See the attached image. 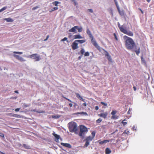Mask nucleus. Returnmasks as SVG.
Masks as SVG:
<instances>
[{"instance_id":"nucleus-1","label":"nucleus","mask_w":154,"mask_h":154,"mask_svg":"<svg viewBox=\"0 0 154 154\" xmlns=\"http://www.w3.org/2000/svg\"><path fill=\"white\" fill-rule=\"evenodd\" d=\"M123 38L125 40V46L127 49L132 50L136 46L135 43L132 38L126 35H125Z\"/></svg>"},{"instance_id":"nucleus-2","label":"nucleus","mask_w":154,"mask_h":154,"mask_svg":"<svg viewBox=\"0 0 154 154\" xmlns=\"http://www.w3.org/2000/svg\"><path fill=\"white\" fill-rule=\"evenodd\" d=\"M88 131L87 128L85 126L83 125H80V131L79 133V135L80 137L83 139L85 137V134Z\"/></svg>"},{"instance_id":"nucleus-3","label":"nucleus","mask_w":154,"mask_h":154,"mask_svg":"<svg viewBox=\"0 0 154 154\" xmlns=\"http://www.w3.org/2000/svg\"><path fill=\"white\" fill-rule=\"evenodd\" d=\"M86 32L89 35V37L91 39V42L94 45L96 48L98 50L100 49V47L98 46L95 40L94 39L93 36L91 33L90 31L88 29L87 30Z\"/></svg>"},{"instance_id":"nucleus-4","label":"nucleus","mask_w":154,"mask_h":154,"mask_svg":"<svg viewBox=\"0 0 154 154\" xmlns=\"http://www.w3.org/2000/svg\"><path fill=\"white\" fill-rule=\"evenodd\" d=\"M69 130L70 132H75L77 130V125L76 123H71L69 124Z\"/></svg>"},{"instance_id":"nucleus-5","label":"nucleus","mask_w":154,"mask_h":154,"mask_svg":"<svg viewBox=\"0 0 154 154\" xmlns=\"http://www.w3.org/2000/svg\"><path fill=\"white\" fill-rule=\"evenodd\" d=\"M93 139L91 137V136H89L86 137L85 140L86 141L85 144V146L87 147L89 144V142L91 141Z\"/></svg>"},{"instance_id":"nucleus-6","label":"nucleus","mask_w":154,"mask_h":154,"mask_svg":"<svg viewBox=\"0 0 154 154\" xmlns=\"http://www.w3.org/2000/svg\"><path fill=\"white\" fill-rule=\"evenodd\" d=\"M29 57L31 58H32L33 59H35V61H38L40 60V57L37 54H33L30 55Z\"/></svg>"},{"instance_id":"nucleus-7","label":"nucleus","mask_w":154,"mask_h":154,"mask_svg":"<svg viewBox=\"0 0 154 154\" xmlns=\"http://www.w3.org/2000/svg\"><path fill=\"white\" fill-rule=\"evenodd\" d=\"M123 30H122L123 31L122 32L123 33L127 34L129 36H133V33L131 31H128L126 29H125Z\"/></svg>"},{"instance_id":"nucleus-8","label":"nucleus","mask_w":154,"mask_h":154,"mask_svg":"<svg viewBox=\"0 0 154 154\" xmlns=\"http://www.w3.org/2000/svg\"><path fill=\"white\" fill-rule=\"evenodd\" d=\"M72 48L73 50H75L78 48V43L76 40H75L72 45Z\"/></svg>"},{"instance_id":"nucleus-9","label":"nucleus","mask_w":154,"mask_h":154,"mask_svg":"<svg viewBox=\"0 0 154 154\" xmlns=\"http://www.w3.org/2000/svg\"><path fill=\"white\" fill-rule=\"evenodd\" d=\"M13 56L14 57H15L16 59L19 60L21 62L24 61L26 60H24L23 58L20 57L19 55H17L16 54H14L13 55Z\"/></svg>"},{"instance_id":"nucleus-10","label":"nucleus","mask_w":154,"mask_h":154,"mask_svg":"<svg viewBox=\"0 0 154 154\" xmlns=\"http://www.w3.org/2000/svg\"><path fill=\"white\" fill-rule=\"evenodd\" d=\"M108 112H107L98 114L99 116L101 117H103L105 119L106 118Z\"/></svg>"},{"instance_id":"nucleus-11","label":"nucleus","mask_w":154,"mask_h":154,"mask_svg":"<svg viewBox=\"0 0 154 154\" xmlns=\"http://www.w3.org/2000/svg\"><path fill=\"white\" fill-rule=\"evenodd\" d=\"M105 51V56L107 57V58L108 59V60L109 61H112V59L111 58V57L109 55V53L106 51L105 50H104Z\"/></svg>"},{"instance_id":"nucleus-12","label":"nucleus","mask_w":154,"mask_h":154,"mask_svg":"<svg viewBox=\"0 0 154 154\" xmlns=\"http://www.w3.org/2000/svg\"><path fill=\"white\" fill-rule=\"evenodd\" d=\"M116 6H117V8L118 9L119 13V14H120V15H121L122 16L124 15V11L123 10H122V11L120 10L119 8V7L118 6H117V2H116Z\"/></svg>"},{"instance_id":"nucleus-13","label":"nucleus","mask_w":154,"mask_h":154,"mask_svg":"<svg viewBox=\"0 0 154 154\" xmlns=\"http://www.w3.org/2000/svg\"><path fill=\"white\" fill-rule=\"evenodd\" d=\"M52 134L55 138V140L56 142H57L58 141L59 139L60 138V136L59 135H58L56 134L55 133H53Z\"/></svg>"},{"instance_id":"nucleus-14","label":"nucleus","mask_w":154,"mask_h":154,"mask_svg":"<svg viewBox=\"0 0 154 154\" xmlns=\"http://www.w3.org/2000/svg\"><path fill=\"white\" fill-rule=\"evenodd\" d=\"M78 26H75L69 30V32H76V29H78Z\"/></svg>"},{"instance_id":"nucleus-15","label":"nucleus","mask_w":154,"mask_h":154,"mask_svg":"<svg viewBox=\"0 0 154 154\" xmlns=\"http://www.w3.org/2000/svg\"><path fill=\"white\" fill-rule=\"evenodd\" d=\"M61 144L64 146H65L66 147L69 148H71V146L68 143H61Z\"/></svg>"},{"instance_id":"nucleus-16","label":"nucleus","mask_w":154,"mask_h":154,"mask_svg":"<svg viewBox=\"0 0 154 154\" xmlns=\"http://www.w3.org/2000/svg\"><path fill=\"white\" fill-rule=\"evenodd\" d=\"M75 95L76 96V97L77 98H78L79 99L82 100V101H84V99L82 98V97L81 96V95L78 93H76Z\"/></svg>"},{"instance_id":"nucleus-17","label":"nucleus","mask_w":154,"mask_h":154,"mask_svg":"<svg viewBox=\"0 0 154 154\" xmlns=\"http://www.w3.org/2000/svg\"><path fill=\"white\" fill-rule=\"evenodd\" d=\"M118 26L120 31L122 32L123 31L122 30H124L125 29L122 26H121L120 25L119 23H118Z\"/></svg>"},{"instance_id":"nucleus-18","label":"nucleus","mask_w":154,"mask_h":154,"mask_svg":"<svg viewBox=\"0 0 154 154\" xmlns=\"http://www.w3.org/2000/svg\"><path fill=\"white\" fill-rule=\"evenodd\" d=\"M77 42L80 44H82L85 42V40H75Z\"/></svg>"},{"instance_id":"nucleus-19","label":"nucleus","mask_w":154,"mask_h":154,"mask_svg":"<svg viewBox=\"0 0 154 154\" xmlns=\"http://www.w3.org/2000/svg\"><path fill=\"white\" fill-rule=\"evenodd\" d=\"M4 20H6L7 22H13V20L10 18H5L4 19Z\"/></svg>"},{"instance_id":"nucleus-20","label":"nucleus","mask_w":154,"mask_h":154,"mask_svg":"<svg viewBox=\"0 0 154 154\" xmlns=\"http://www.w3.org/2000/svg\"><path fill=\"white\" fill-rule=\"evenodd\" d=\"M74 39L81 38L82 37L79 34L75 35L74 36Z\"/></svg>"},{"instance_id":"nucleus-21","label":"nucleus","mask_w":154,"mask_h":154,"mask_svg":"<svg viewBox=\"0 0 154 154\" xmlns=\"http://www.w3.org/2000/svg\"><path fill=\"white\" fill-rule=\"evenodd\" d=\"M60 2H59L58 1H55L52 2V4L55 6H58V4H60Z\"/></svg>"},{"instance_id":"nucleus-22","label":"nucleus","mask_w":154,"mask_h":154,"mask_svg":"<svg viewBox=\"0 0 154 154\" xmlns=\"http://www.w3.org/2000/svg\"><path fill=\"white\" fill-rule=\"evenodd\" d=\"M111 152V150H110L109 148H106L105 150L106 154H109Z\"/></svg>"},{"instance_id":"nucleus-23","label":"nucleus","mask_w":154,"mask_h":154,"mask_svg":"<svg viewBox=\"0 0 154 154\" xmlns=\"http://www.w3.org/2000/svg\"><path fill=\"white\" fill-rule=\"evenodd\" d=\"M109 142V140H105L100 142L99 143L100 144H103L104 143H106Z\"/></svg>"},{"instance_id":"nucleus-24","label":"nucleus","mask_w":154,"mask_h":154,"mask_svg":"<svg viewBox=\"0 0 154 154\" xmlns=\"http://www.w3.org/2000/svg\"><path fill=\"white\" fill-rule=\"evenodd\" d=\"M60 117V116L58 115H53L52 116V117L53 118L55 119H57L59 118Z\"/></svg>"},{"instance_id":"nucleus-25","label":"nucleus","mask_w":154,"mask_h":154,"mask_svg":"<svg viewBox=\"0 0 154 154\" xmlns=\"http://www.w3.org/2000/svg\"><path fill=\"white\" fill-rule=\"evenodd\" d=\"M11 116L17 118H20L21 117V116L18 114H13Z\"/></svg>"},{"instance_id":"nucleus-26","label":"nucleus","mask_w":154,"mask_h":154,"mask_svg":"<svg viewBox=\"0 0 154 154\" xmlns=\"http://www.w3.org/2000/svg\"><path fill=\"white\" fill-rule=\"evenodd\" d=\"M140 49L139 48L137 50H135L134 51L135 52L136 54L137 55H138L140 53Z\"/></svg>"},{"instance_id":"nucleus-27","label":"nucleus","mask_w":154,"mask_h":154,"mask_svg":"<svg viewBox=\"0 0 154 154\" xmlns=\"http://www.w3.org/2000/svg\"><path fill=\"white\" fill-rule=\"evenodd\" d=\"M119 117L118 116H116L115 115H113L111 117V119H118Z\"/></svg>"},{"instance_id":"nucleus-28","label":"nucleus","mask_w":154,"mask_h":154,"mask_svg":"<svg viewBox=\"0 0 154 154\" xmlns=\"http://www.w3.org/2000/svg\"><path fill=\"white\" fill-rule=\"evenodd\" d=\"M31 112H37L38 113H44V112L42 111V112H39L38 111H37V110L35 109H32L31 110Z\"/></svg>"},{"instance_id":"nucleus-29","label":"nucleus","mask_w":154,"mask_h":154,"mask_svg":"<svg viewBox=\"0 0 154 154\" xmlns=\"http://www.w3.org/2000/svg\"><path fill=\"white\" fill-rule=\"evenodd\" d=\"M85 52V50L83 48H82L80 51V54L83 55L84 54Z\"/></svg>"},{"instance_id":"nucleus-30","label":"nucleus","mask_w":154,"mask_h":154,"mask_svg":"<svg viewBox=\"0 0 154 154\" xmlns=\"http://www.w3.org/2000/svg\"><path fill=\"white\" fill-rule=\"evenodd\" d=\"M75 114H80L81 115H84L87 114L86 112H78L76 113Z\"/></svg>"},{"instance_id":"nucleus-31","label":"nucleus","mask_w":154,"mask_h":154,"mask_svg":"<svg viewBox=\"0 0 154 154\" xmlns=\"http://www.w3.org/2000/svg\"><path fill=\"white\" fill-rule=\"evenodd\" d=\"M23 146L26 149H29V146L27 145L26 144H23Z\"/></svg>"},{"instance_id":"nucleus-32","label":"nucleus","mask_w":154,"mask_h":154,"mask_svg":"<svg viewBox=\"0 0 154 154\" xmlns=\"http://www.w3.org/2000/svg\"><path fill=\"white\" fill-rule=\"evenodd\" d=\"M91 134L92 136H91V137L94 139L95 135V132L94 131H93L92 132Z\"/></svg>"},{"instance_id":"nucleus-33","label":"nucleus","mask_w":154,"mask_h":154,"mask_svg":"<svg viewBox=\"0 0 154 154\" xmlns=\"http://www.w3.org/2000/svg\"><path fill=\"white\" fill-rule=\"evenodd\" d=\"M89 53L88 51L85 52L84 54V56L86 57L89 56Z\"/></svg>"},{"instance_id":"nucleus-34","label":"nucleus","mask_w":154,"mask_h":154,"mask_svg":"<svg viewBox=\"0 0 154 154\" xmlns=\"http://www.w3.org/2000/svg\"><path fill=\"white\" fill-rule=\"evenodd\" d=\"M125 119L123 120L122 122V123L124 126L126 125L127 124V122H124L125 121Z\"/></svg>"},{"instance_id":"nucleus-35","label":"nucleus","mask_w":154,"mask_h":154,"mask_svg":"<svg viewBox=\"0 0 154 154\" xmlns=\"http://www.w3.org/2000/svg\"><path fill=\"white\" fill-rule=\"evenodd\" d=\"M117 112L116 110L112 111V112H111V114L112 115V116L115 115Z\"/></svg>"},{"instance_id":"nucleus-36","label":"nucleus","mask_w":154,"mask_h":154,"mask_svg":"<svg viewBox=\"0 0 154 154\" xmlns=\"http://www.w3.org/2000/svg\"><path fill=\"white\" fill-rule=\"evenodd\" d=\"M14 54H23V52H16V51H14Z\"/></svg>"},{"instance_id":"nucleus-37","label":"nucleus","mask_w":154,"mask_h":154,"mask_svg":"<svg viewBox=\"0 0 154 154\" xmlns=\"http://www.w3.org/2000/svg\"><path fill=\"white\" fill-rule=\"evenodd\" d=\"M102 121V119L100 118H99L96 120V122L97 123H100Z\"/></svg>"},{"instance_id":"nucleus-38","label":"nucleus","mask_w":154,"mask_h":154,"mask_svg":"<svg viewBox=\"0 0 154 154\" xmlns=\"http://www.w3.org/2000/svg\"><path fill=\"white\" fill-rule=\"evenodd\" d=\"M7 8L6 7H4L0 9V12L3 11Z\"/></svg>"},{"instance_id":"nucleus-39","label":"nucleus","mask_w":154,"mask_h":154,"mask_svg":"<svg viewBox=\"0 0 154 154\" xmlns=\"http://www.w3.org/2000/svg\"><path fill=\"white\" fill-rule=\"evenodd\" d=\"M123 133L128 135L130 133V132L126 130L124 131Z\"/></svg>"},{"instance_id":"nucleus-40","label":"nucleus","mask_w":154,"mask_h":154,"mask_svg":"<svg viewBox=\"0 0 154 154\" xmlns=\"http://www.w3.org/2000/svg\"><path fill=\"white\" fill-rule=\"evenodd\" d=\"M58 9V8L57 7H54L51 11H50V12L53 11H54L57 10Z\"/></svg>"},{"instance_id":"nucleus-41","label":"nucleus","mask_w":154,"mask_h":154,"mask_svg":"<svg viewBox=\"0 0 154 154\" xmlns=\"http://www.w3.org/2000/svg\"><path fill=\"white\" fill-rule=\"evenodd\" d=\"M77 29L78 30V32H82V28H78V29Z\"/></svg>"},{"instance_id":"nucleus-42","label":"nucleus","mask_w":154,"mask_h":154,"mask_svg":"<svg viewBox=\"0 0 154 154\" xmlns=\"http://www.w3.org/2000/svg\"><path fill=\"white\" fill-rule=\"evenodd\" d=\"M39 8V6H36L35 7H34L32 9V10H36V9H37V8Z\"/></svg>"},{"instance_id":"nucleus-43","label":"nucleus","mask_w":154,"mask_h":154,"mask_svg":"<svg viewBox=\"0 0 154 154\" xmlns=\"http://www.w3.org/2000/svg\"><path fill=\"white\" fill-rule=\"evenodd\" d=\"M62 97L63 98H64L65 99H66V100H68V101H69L70 102H72V101L70 99H68V98H67L64 97L63 96H62Z\"/></svg>"},{"instance_id":"nucleus-44","label":"nucleus","mask_w":154,"mask_h":154,"mask_svg":"<svg viewBox=\"0 0 154 154\" xmlns=\"http://www.w3.org/2000/svg\"><path fill=\"white\" fill-rule=\"evenodd\" d=\"M67 38L65 37L63 39H61V41H64L67 40Z\"/></svg>"},{"instance_id":"nucleus-45","label":"nucleus","mask_w":154,"mask_h":154,"mask_svg":"<svg viewBox=\"0 0 154 154\" xmlns=\"http://www.w3.org/2000/svg\"><path fill=\"white\" fill-rule=\"evenodd\" d=\"M101 104H102L105 106H106L107 105V103H106L104 102H101Z\"/></svg>"},{"instance_id":"nucleus-46","label":"nucleus","mask_w":154,"mask_h":154,"mask_svg":"<svg viewBox=\"0 0 154 154\" xmlns=\"http://www.w3.org/2000/svg\"><path fill=\"white\" fill-rule=\"evenodd\" d=\"M113 35L115 37L116 40L117 41L118 40V38H117V36H116V34L115 33H114L113 34Z\"/></svg>"},{"instance_id":"nucleus-47","label":"nucleus","mask_w":154,"mask_h":154,"mask_svg":"<svg viewBox=\"0 0 154 154\" xmlns=\"http://www.w3.org/2000/svg\"><path fill=\"white\" fill-rule=\"evenodd\" d=\"M88 11L91 13H93V11L92 9H88Z\"/></svg>"},{"instance_id":"nucleus-48","label":"nucleus","mask_w":154,"mask_h":154,"mask_svg":"<svg viewBox=\"0 0 154 154\" xmlns=\"http://www.w3.org/2000/svg\"><path fill=\"white\" fill-rule=\"evenodd\" d=\"M49 35H48V36H47L46 37V39H44V41H46L48 39V38H49Z\"/></svg>"},{"instance_id":"nucleus-49","label":"nucleus","mask_w":154,"mask_h":154,"mask_svg":"<svg viewBox=\"0 0 154 154\" xmlns=\"http://www.w3.org/2000/svg\"><path fill=\"white\" fill-rule=\"evenodd\" d=\"M0 136L4 137V135L3 133H0Z\"/></svg>"},{"instance_id":"nucleus-50","label":"nucleus","mask_w":154,"mask_h":154,"mask_svg":"<svg viewBox=\"0 0 154 154\" xmlns=\"http://www.w3.org/2000/svg\"><path fill=\"white\" fill-rule=\"evenodd\" d=\"M20 108H17L15 109V111L16 112H18L20 110Z\"/></svg>"},{"instance_id":"nucleus-51","label":"nucleus","mask_w":154,"mask_h":154,"mask_svg":"<svg viewBox=\"0 0 154 154\" xmlns=\"http://www.w3.org/2000/svg\"><path fill=\"white\" fill-rule=\"evenodd\" d=\"M138 9L141 11V13L143 14L144 13H143V11L141 10V9L140 8H139Z\"/></svg>"},{"instance_id":"nucleus-52","label":"nucleus","mask_w":154,"mask_h":154,"mask_svg":"<svg viewBox=\"0 0 154 154\" xmlns=\"http://www.w3.org/2000/svg\"><path fill=\"white\" fill-rule=\"evenodd\" d=\"M95 109L96 110H98L99 109V107H98V106H96L95 107Z\"/></svg>"},{"instance_id":"nucleus-53","label":"nucleus","mask_w":154,"mask_h":154,"mask_svg":"<svg viewBox=\"0 0 154 154\" xmlns=\"http://www.w3.org/2000/svg\"><path fill=\"white\" fill-rule=\"evenodd\" d=\"M12 115H13L12 113H9L7 114V115L10 116H12Z\"/></svg>"},{"instance_id":"nucleus-54","label":"nucleus","mask_w":154,"mask_h":154,"mask_svg":"<svg viewBox=\"0 0 154 154\" xmlns=\"http://www.w3.org/2000/svg\"><path fill=\"white\" fill-rule=\"evenodd\" d=\"M73 2H74V4L75 5H77V3L75 1H73Z\"/></svg>"},{"instance_id":"nucleus-55","label":"nucleus","mask_w":154,"mask_h":154,"mask_svg":"<svg viewBox=\"0 0 154 154\" xmlns=\"http://www.w3.org/2000/svg\"><path fill=\"white\" fill-rule=\"evenodd\" d=\"M133 88L134 90L135 91L136 90L137 88H136L135 86H133Z\"/></svg>"},{"instance_id":"nucleus-56","label":"nucleus","mask_w":154,"mask_h":154,"mask_svg":"<svg viewBox=\"0 0 154 154\" xmlns=\"http://www.w3.org/2000/svg\"><path fill=\"white\" fill-rule=\"evenodd\" d=\"M69 106L70 107H72V103H70L69 104Z\"/></svg>"},{"instance_id":"nucleus-57","label":"nucleus","mask_w":154,"mask_h":154,"mask_svg":"<svg viewBox=\"0 0 154 154\" xmlns=\"http://www.w3.org/2000/svg\"><path fill=\"white\" fill-rule=\"evenodd\" d=\"M82 105H83V106H86V105H87V104H86V103H83L82 104Z\"/></svg>"},{"instance_id":"nucleus-58","label":"nucleus","mask_w":154,"mask_h":154,"mask_svg":"<svg viewBox=\"0 0 154 154\" xmlns=\"http://www.w3.org/2000/svg\"><path fill=\"white\" fill-rule=\"evenodd\" d=\"M141 60L142 61H144L145 62V61L144 60L143 58L142 57H141Z\"/></svg>"},{"instance_id":"nucleus-59","label":"nucleus","mask_w":154,"mask_h":154,"mask_svg":"<svg viewBox=\"0 0 154 154\" xmlns=\"http://www.w3.org/2000/svg\"><path fill=\"white\" fill-rule=\"evenodd\" d=\"M82 57V56H79V57H78L79 59V60Z\"/></svg>"},{"instance_id":"nucleus-60","label":"nucleus","mask_w":154,"mask_h":154,"mask_svg":"<svg viewBox=\"0 0 154 154\" xmlns=\"http://www.w3.org/2000/svg\"><path fill=\"white\" fill-rule=\"evenodd\" d=\"M14 92L16 93H18V91H14Z\"/></svg>"},{"instance_id":"nucleus-61","label":"nucleus","mask_w":154,"mask_h":154,"mask_svg":"<svg viewBox=\"0 0 154 154\" xmlns=\"http://www.w3.org/2000/svg\"><path fill=\"white\" fill-rule=\"evenodd\" d=\"M148 2H149L151 0H146Z\"/></svg>"},{"instance_id":"nucleus-62","label":"nucleus","mask_w":154,"mask_h":154,"mask_svg":"<svg viewBox=\"0 0 154 154\" xmlns=\"http://www.w3.org/2000/svg\"><path fill=\"white\" fill-rule=\"evenodd\" d=\"M71 36H72L71 35H69L68 36L69 38H70L71 37Z\"/></svg>"},{"instance_id":"nucleus-63","label":"nucleus","mask_w":154,"mask_h":154,"mask_svg":"<svg viewBox=\"0 0 154 154\" xmlns=\"http://www.w3.org/2000/svg\"><path fill=\"white\" fill-rule=\"evenodd\" d=\"M129 110H130V109H129V110L128 111V113H129Z\"/></svg>"},{"instance_id":"nucleus-64","label":"nucleus","mask_w":154,"mask_h":154,"mask_svg":"<svg viewBox=\"0 0 154 154\" xmlns=\"http://www.w3.org/2000/svg\"><path fill=\"white\" fill-rule=\"evenodd\" d=\"M72 2L75 1V0H71Z\"/></svg>"}]
</instances>
